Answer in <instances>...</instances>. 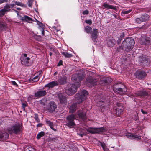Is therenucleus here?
Here are the masks:
<instances>
[{
	"label": "nucleus",
	"mask_w": 151,
	"mask_h": 151,
	"mask_svg": "<svg viewBox=\"0 0 151 151\" xmlns=\"http://www.w3.org/2000/svg\"><path fill=\"white\" fill-rule=\"evenodd\" d=\"M85 77L84 73L80 71L78 72L76 74L73 75L72 80L74 82L77 83L68 85V88L65 91L66 93L69 95L74 94L77 91L78 87H80L81 81Z\"/></svg>",
	"instance_id": "1"
},
{
	"label": "nucleus",
	"mask_w": 151,
	"mask_h": 151,
	"mask_svg": "<svg viewBox=\"0 0 151 151\" xmlns=\"http://www.w3.org/2000/svg\"><path fill=\"white\" fill-rule=\"evenodd\" d=\"M135 41L134 39L131 37L126 38L122 42L121 46L118 48V51H120L119 49H122L124 51L129 52L131 51L134 47Z\"/></svg>",
	"instance_id": "2"
},
{
	"label": "nucleus",
	"mask_w": 151,
	"mask_h": 151,
	"mask_svg": "<svg viewBox=\"0 0 151 151\" xmlns=\"http://www.w3.org/2000/svg\"><path fill=\"white\" fill-rule=\"evenodd\" d=\"M88 93L86 90H82L81 92L77 93L75 96V100L78 104H80L84 101L87 98V96Z\"/></svg>",
	"instance_id": "3"
},
{
	"label": "nucleus",
	"mask_w": 151,
	"mask_h": 151,
	"mask_svg": "<svg viewBox=\"0 0 151 151\" xmlns=\"http://www.w3.org/2000/svg\"><path fill=\"white\" fill-rule=\"evenodd\" d=\"M113 89L115 93H119L121 94L125 93L127 91L125 86L120 83L114 84L113 86Z\"/></svg>",
	"instance_id": "4"
},
{
	"label": "nucleus",
	"mask_w": 151,
	"mask_h": 151,
	"mask_svg": "<svg viewBox=\"0 0 151 151\" xmlns=\"http://www.w3.org/2000/svg\"><path fill=\"white\" fill-rule=\"evenodd\" d=\"M86 113V110L83 109L78 110L75 115L77 119L85 121L87 119Z\"/></svg>",
	"instance_id": "5"
},
{
	"label": "nucleus",
	"mask_w": 151,
	"mask_h": 151,
	"mask_svg": "<svg viewBox=\"0 0 151 151\" xmlns=\"http://www.w3.org/2000/svg\"><path fill=\"white\" fill-rule=\"evenodd\" d=\"M66 125L70 128L74 127L76 124L75 120H76L75 114H71L68 116L66 118Z\"/></svg>",
	"instance_id": "6"
},
{
	"label": "nucleus",
	"mask_w": 151,
	"mask_h": 151,
	"mask_svg": "<svg viewBox=\"0 0 151 151\" xmlns=\"http://www.w3.org/2000/svg\"><path fill=\"white\" fill-rule=\"evenodd\" d=\"M138 62L143 66H147L149 65L150 61L147 56L141 54L138 57Z\"/></svg>",
	"instance_id": "7"
},
{
	"label": "nucleus",
	"mask_w": 151,
	"mask_h": 151,
	"mask_svg": "<svg viewBox=\"0 0 151 151\" xmlns=\"http://www.w3.org/2000/svg\"><path fill=\"white\" fill-rule=\"evenodd\" d=\"M8 132L11 134H17L20 131V126L19 124H15L8 128Z\"/></svg>",
	"instance_id": "8"
},
{
	"label": "nucleus",
	"mask_w": 151,
	"mask_h": 151,
	"mask_svg": "<svg viewBox=\"0 0 151 151\" xmlns=\"http://www.w3.org/2000/svg\"><path fill=\"white\" fill-rule=\"evenodd\" d=\"M135 77L139 80H144L146 77L147 74L144 70L141 69L137 70L134 74Z\"/></svg>",
	"instance_id": "9"
},
{
	"label": "nucleus",
	"mask_w": 151,
	"mask_h": 151,
	"mask_svg": "<svg viewBox=\"0 0 151 151\" xmlns=\"http://www.w3.org/2000/svg\"><path fill=\"white\" fill-rule=\"evenodd\" d=\"M97 80L91 77H88L86 81V83L89 87L91 88L97 85Z\"/></svg>",
	"instance_id": "10"
},
{
	"label": "nucleus",
	"mask_w": 151,
	"mask_h": 151,
	"mask_svg": "<svg viewBox=\"0 0 151 151\" xmlns=\"http://www.w3.org/2000/svg\"><path fill=\"white\" fill-rule=\"evenodd\" d=\"M134 94L135 97L140 98L148 97L149 95V91L144 89L136 91L134 93Z\"/></svg>",
	"instance_id": "11"
},
{
	"label": "nucleus",
	"mask_w": 151,
	"mask_h": 151,
	"mask_svg": "<svg viewBox=\"0 0 151 151\" xmlns=\"http://www.w3.org/2000/svg\"><path fill=\"white\" fill-rule=\"evenodd\" d=\"M111 79L109 77H104L101 79L99 83L102 86H105L108 85L111 82Z\"/></svg>",
	"instance_id": "12"
},
{
	"label": "nucleus",
	"mask_w": 151,
	"mask_h": 151,
	"mask_svg": "<svg viewBox=\"0 0 151 151\" xmlns=\"http://www.w3.org/2000/svg\"><path fill=\"white\" fill-rule=\"evenodd\" d=\"M126 136L128 138L135 140H139L141 139V137L137 135L134 134L130 133H127L126 134Z\"/></svg>",
	"instance_id": "13"
},
{
	"label": "nucleus",
	"mask_w": 151,
	"mask_h": 151,
	"mask_svg": "<svg viewBox=\"0 0 151 151\" xmlns=\"http://www.w3.org/2000/svg\"><path fill=\"white\" fill-rule=\"evenodd\" d=\"M150 39L148 37H142L140 40V44L142 45L149 46L150 45Z\"/></svg>",
	"instance_id": "14"
},
{
	"label": "nucleus",
	"mask_w": 151,
	"mask_h": 151,
	"mask_svg": "<svg viewBox=\"0 0 151 151\" xmlns=\"http://www.w3.org/2000/svg\"><path fill=\"white\" fill-rule=\"evenodd\" d=\"M57 108V105L54 102H51L49 103L47 107L48 110L50 113H52L55 111Z\"/></svg>",
	"instance_id": "15"
},
{
	"label": "nucleus",
	"mask_w": 151,
	"mask_h": 151,
	"mask_svg": "<svg viewBox=\"0 0 151 151\" xmlns=\"http://www.w3.org/2000/svg\"><path fill=\"white\" fill-rule=\"evenodd\" d=\"M98 33L97 29L95 28L93 29L92 32L91 34V37L92 40L94 42H96V39L98 37Z\"/></svg>",
	"instance_id": "16"
},
{
	"label": "nucleus",
	"mask_w": 151,
	"mask_h": 151,
	"mask_svg": "<svg viewBox=\"0 0 151 151\" xmlns=\"http://www.w3.org/2000/svg\"><path fill=\"white\" fill-rule=\"evenodd\" d=\"M30 58L29 57L25 58V57H20V61L21 64L23 65L28 66Z\"/></svg>",
	"instance_id": "17"
},
{
	"label": "nucleus",
	"mask_w": 151,
	"mask_h": 151,
	"mask_svg": "<svg viewBox=\"0 0 151 151\" xmlns=\"http://www.w3.org/2000/svg\"><path fill=\"white\" fill-rule=\"evenodd\" d=\"M47 93L45 90H41L36 92L35 94V96L37 98H39L45 96Z\"/></svg>",
	"instance_id": "18"
},
{
	"label": "nucleus",
	"mask_w": 151,
	"mask_h": 151,
	"mask_svg": "<svg viewBox=\"0 0 151 151\" xmlns=\"http://www.w3.org/2000/svg\"><path fill=\"white\" fill-rule=\"evenodd\" d=\"M58 97L60 103L66 104L67 103V100L65 96L62 93L58 94Z\"/></svg>",
	"instance_id": "19"
},
{
	"label": "nucleus",
	"mask_w": 151,
	"mask_h": 151,
	"mask_svg": "<svg viewBox=\"0 0 151 151\" xmlns=\"http://www.w3.org/2000/svg\"><path fill=\"white\" fill-rule=\"evenodd\" d=\"M103 9H111L114 10H116V6H114L112 5L109 4L106 2L104 3L103 4Z\"/></svg>",
	"instance_id": "20"
},
{
	"label": "nucleus",
	"mask_w": 151,
	"mask_h": 151,
	"mask_svg": "<svg viewBox=\"0 0 151 151\" xmlns=\"http://www.w3.org/2000/svg\"><path fill=\"white\" fill-rule=\"evenodd\" d=\"M58 83L57 81H53L49 83H48L45 85V87H48L49 89L50 88H52L55 86H58Z\"/></svg>",
	"instance_id": "21"
},
{
	"label": "nucleus",
	"mask_w": 151,
	"mask_h": 151,
	"mask_svg": "<svg viewBox=\"0 0 151 151\" xmlns=\"http://www.w3.org/2000/svg\"><path fill=\"white\" fill-rule=\"evenodd\" d=\"M107 45L109 47H113L115 43V40L114 38L113 37H110L108 38L107 40Z\"/></svg>",
	"instance_id": "22"
},
{
	"label": "nucleus",
	"mask_w": 151,
	"mask_h": 151,
	"mask_svg": "<svg viewBox=\"0 0 151 151\" xmlns=\"http://www.w3.org/2000/svg\"><path fill=\"white\" fill-rule=\"evenodd\" d=\"M20 19L23 22L25 21L28 22V23H30L29 22V21H34L32 18L27 15H24L23 17L20 16Z\"/></svg>",
	"instance_id": "23"
},
{
	"label": "nucleus",
	"mask_w": 151,
	"mask_h": 151,
	"mask_svg": "<svg viewBox=\"0 0 151 151\" xmlns=\"http://www.w3.org/2000/svg\"><path fill=\"white\" fill-rule=\"evenodd\" d=\"M67 77L65 76H63L59 78L58 80V84L60 85H63L66 83Z\"/></svg>",
	"instance_id": "24"
},
{
	"label": "nucleus",
	"mask_w": 151,
	"mask_h": 151,
	"mask_svg": "<svg viewBox=\"0 0 151 151\" xmlns=\"http://www.w3.org/2000/svg\"><path fill=\"white\" fill-rule=\"evenodd\" d=\"M70 112L71 113H74L77 109V105L76 104L73 103L70 106L69 108Z\"/></svg>",
	"instance_id": "25"
},
{
	"label": "nucleus",
	"mask_w": 151,
	"mask_h": 151,
	"mask_svg": "<svg viewBox=\"0 0 151 151\" xmlns=\"http://www.w3.org/2000/svg\"><path fill=\"white\" fill-rule=\"evenodd\" d=\"M87 131L91 134H97V128L90 127L86 129Z\"/></svg>",
	"instance_id": "26"
},
{
	"label": "nucleus",
	"mask_w": 151,
	"mask_h": 151,
	"mask_svg": "<svg viewBox=\"0 0 151 151\" xmlns=\"http://www.w3.org/2000/svg\"><path fill=\"white\" fill-rule=\"evenodd\" d=\"M97 134H99L100 132H107V129L106 127H103L100 128H97Z\"/></svg>",
	"instance_id": "27"
},
{
	"label": "nucleus",
	"mask_w": 151,
	"mask_h": 151,
	"mask_svg": "<svg viewBox=\"0 0 151 151\" xmlns=\"http://www.w3.org/2000/svg\"><path fill=\"white\" fill-rule=\"evenodd\" d=\"M113 109L116 110V114L118 116H120L122 114L124 110L120 109H118V108H116V107H114Z\"/></svg>",
	"instance_id": "28"
},
{
	"label": "nucleus",
	"mask_w": 151,
	"mask_h": 151,
	"mask_svg": "<svg viewBox=\"0 0 151 151\" xmlns=\"http://www.w3.org/2000/svg\"><path fill=\"white\" fill-rule=\"evenodd\" d=\"M84 30L86 33H90L92 32V28L89 26H86L84 27Z\"/></svg>",
	"instance_id": "29"
},
{
	"label": "nucleus",
	"mask_w": 151,
	"mask_h": 151,
	"mask_svg": "<svg viewBox=\"0 0 151 151\" xmlns=\"http://www.w3.org/2000/svg\"><path fill=\"white\" fill-rule=\"evenodd\" d=\"M141 19L143 22H145L149 19V15L147 14H144L141 17Z\"/></svg>",
	"instance_id": "30"
},
{
	"label": "nucleus",
	"mask_w": 151,
	"mask_h": 151,
	"mask_svg": "<svg viewBox=\"0 0 151 151\" xmlns=\"http://www.w3.org/2000/svg\"><path fill=\"white\" fill-rule=\"evenodd\" d=\"M114 107H116V108H118V109H124L123 104L121 103H117L116 104L114 105Z\"/></svg>",
	"instance_id": "31"
},
{
	"label": "nucleus",
	"mask_w": 151,
	"mask_h": 151,
	"mask_svg": "<svg viewBox=\"0 0 151 151\" xmlns=\"http://www.w3.org/2000/svg\"><path fill=\"white\" fill-rule=\"evenodd\" d=\"M40 77L39 76V75H37L34 78H30L29 80L31 82H33L32 81H33V82H36L38 81Z\"/></svg>",
	"instance_id": "32"
},
{
	"label": "nucleus",
	"mask_w": 151,
	"mask_h": 151,
	"mask_svg": "<svg viewBox=\"0 0 151 151\" xmlns=\"http://www.w3.org/2000/svg\"><path fill=\"white\" fill-rule=\"evenodd\" d=\"M3 9L6 12V13L10 12L11 10L10 5L8 4H6L4 7Z\"/></svg>",
	"instance_id": "33"
},
{
	"label": "nucleus",
	"mask_w": 151,
	"mask_h": 151,
	"mask_svg": "<svg viewBox=\"0 0 151 151\" xmlns=\"http://www.w3.org/2000/svg\"><path fill=\"white\" fill-rule=\"evenodd\" d=\"M132 10V9H129L128 10H124L121 12V15L122 16H124L125 14L129 13L131 12Z\"/></svg>",
	"instance_id": "34"
},
{
	"label": "nucleus",
	"mask_w": 151,
	"mask_h": 151,
	"mask_svg": "<svg viewBox=\"0 0 151 151\" xmlns=\"http://www.w3.org/2000/svg\"><path fill=\"white\" fill-rule=\"evenodd\" d=\"M98 144L99 145H101L102 147L103 148L104 150V151H105L106 149L105 144L104 142L102 143V142H101L99 141H98Z\"/></svg>",
	"instance_id": "35"
},
{
	"label": "nucleus",
	"mask_w": 151,
	"mask_h": 151,
	"mask_svg": "<svg viewBox=\"0 0 151 151\" xmlns=\"http://www.w3.org/2000/svg\"><path fill=\"white\" fill-rule=\"evenodd\" d=\"M45 133L43 131H41L37 135V138L38 139H39L41 138V137L45 135Z\"/></svg>",
	"instance_id": "36"
},
{
	"label": "nucleus",
	"mask_w": 151,
	"mask_h": 151,
	"mask_svg": "<svg viewBox=\"0 0 151 151\" xmlns=\"http://www.w3.org/2000/svg\"><path fill=\"white\" fill-rule=\"evenodd\" d=\"M62 54L63 56L67 58H70L73 56L71 54H69L66 52H62Z\"/></svg>",
	"instance_id": "37"
},
{
	"label": "nucleus",
	"mask_w": 151,
	"mask_h": 151,
	"mask_svg": "<svg viewBox=\"0 0 151 151\" xmlns=\"http://www.w3.org/2000/svg\"><path fill=\"white\" fill-rule=\"evenodd\" d=\"M37 22V24L38 25V28L39 29H43V27H44V25L41 22L39 21L37 19H35Z\"/></svg>",
	"instance_id": "38"
},
{
	"label": "nucleus",
	"mask_w": 151,
	"mask_h": 151,
	"mask_svg": "<svg viewBox=\"0 0 151 151\" xmlns=\"http://www.w3.org/2000/svg\"><path fill=\"white\" fill-rule=\"evenodd\" d=\"M6 27L7 26L6 25L0 24V30L1 31L5 30Z\"/></svg>",
	"instance_id": "39"
},
{
	"label": "nucleus",
	"mask_w": 151,
	"mask_h": 151,
	"mask_svg": "<svg viewBox=\"0 0 151 151\" xmlns=\"http://www.w3.org/2000/svg\"><path fill=\"white\" fill-rule=\"evenodd\" d=\"M25 151H36V149L32 147H27L25 148Z\"/></svg>",
	"instance_id": "40"
},
{
	"label": "nucleus",
	"mask_w": 151,
	"mask_h": 151,
	"mask_svg": "<svg viewBox=\"0 0 151 151\" xmlns=\"http://www.w3.org/2000/svg\"><path fill=\"white\" fill-rule=\"evenodd\" d=\"M15 5H17V6H20L22 7H26L24 4L20 2L15 1Z\"/></svg>",
	"instance_id": "41"
},
{
	"label": "nucleus",
	"mask_w": 151,
	"mask_h": 151,
	"mask_svg": "<svg viewBox=\"0 0 151 151\" xmlns=\"http://www.w3.org/2000/svg\"><path fill=\"white\" fill-rule=\"evenodd\" d=\"M6 12L3 9L0 10V17H3L6 13Z\"/></svg>",
	"instance_id": "42"
},
{
	"label": "nucleus",
	"mask_w": 151,
	"mask_h": 151,
	"mask_svg": "<svg viewBox=\"0 0 151 151\" xmlns=\"http://www.w3.org/2000/svg\"><path fill=\"white\" fill-rule=\"evenodd\" d=\"M46 123L47 124H48L50 127H52V126H54V124L53 122H51L49 120H46Z\"/></svg>",
	"instance_id": "43"
},
{
	"label": "nucleus",
	"mask_w": 151,
	"mask_h": 151,
	"mask_svg": "<svg viewBox=\"0 0 151 151\" xmlns=\"http://www.w3.org/2000/svg\"><path fill=\"white\" fill-rule=\"evenodd\" d=\"M135 21L137 23L140 24L142 22H143V21H142V19H141V18H137L135 19Z\"/></svg>",
	"instance_id": "44"
},
{
	"label": "nucleus",
	"mask_w": 151,
	"mask_h": 151,
	"mask_svg": "<svg viewBox=\"0 0 151 151\" xmlns=\"http://www.w3.org/2000/svg\"><path fill=\"white\" fill-rule=\"evenodd\" d=\"M34 96L33 95H29V97H28L27 101L29 102V101H31L32 100L35 99Z\"/></svg>",
	"instance_id": "45"
},
{
	"label": "nucleus",
	"mask_w": 151,
	"mask_h": 151,
	"mask_svg": "<svg viewBox=\"0 0 151 151\" xmlns=\"http://www.w3.org/2000/svg\"><path fill=\"white\" fill-rule=\"evenodd\" d=\"M34 116H35L34 118L35 119V120L37 122H40V119L38 118V114H37L35 113L34 114Z\"/></svg>",
	"instance_id": "46"
},
{
	"label": "nucleus",
	"mask_w": 151,
	"mask_h": 151,
	"mask_svg": "<svg viewBox=\"0 0 151 151\" xmlns=\"http://www.w3.org/2000/svg\"><path fill=\"white\" fill-rule=\"evenodd\" d=\"M4 140L7 139L9 138V134L5 132L4 133Z\"/></svg>",
	"instance_id": "47"
},
{
	"label": "nucleus",
	"mask_w": 151,
	"mask_h": 151,
	"mask_svg": "<svg viewBox=\"0 0 151 151\" xmlns=\"http://www.w3.org/2000/svg\"><path fill=\"white\" fill-rule=\"evenodd\" d=\"M85 22L87 24H88L89 25H91L92 23V20L91 19L86 20L85 21Z\"/></svg>",
	"instance_id": "48"
},
{
	"label": "nucleus",
	"mask_w": 151,
	"mask_h": 151,
	"mask_svg": "<svg viewBox=\"0 0 151 151\" xmlns=\"http://www.w3.org/2000/svg\"><path fill=\"white\" fill-rule=\"evenodd\" d=\"M4 133H0V141H2L4 140Z\"/></svg>",
	"instance_id": "49"
},
{
	"label": "nucleus",
	"mask_w": 151,
	"mask_h": 151,
	"mask_svg": "<svg viewBox=\"0 0 151 151\" xmlns=\"http://www.w3.org/2000/svg\"><path fill=\"white\" fill-rule=\"evenodd\" d=\"M27 104L26 102L25 103H23L22 104V108L24 109V110H25V107L27 106Z\"/></svg>",
	"instance_id": "50"
},
{
	"label": "nucleus",
	"mask_w": 151,
	"mask_h": 151,
	"mask_svg": "<svg viewBox=\"0 0 151 151\" xmlns=\"http://www.w3.org/2000/svg\"><path fill=\"white\" fill-rule=\"evenodd\" d=\"M34 38L35 39L39 41L41 39V37L40 35H36L35 36Z\"/></svg>",
	"instance_id": "51"
},
{
	"label": "nucleus",
	"mask_w": 151,
	"mask_h": 151,
	"mask_svg": "<svg viewBox=\"0 0 151 151\" xmlns=\"http://www.w3.org/2000/svg\"><path fill=\"white\" fill-rule=\"evenodd\" d=\"M33 0H28V6L29 7H32V4L33 3Z\"/></svg>",
	"instance_id": "52"
},
{
	"label": "nucleus",
	"mask_w": 151,
	"mask_h": 151,
	"mask_svg": "<svg viewBox=\"0 0 151 151\" xmlns=\"http://www.w3.org/2000/svg\"><path fill=\"white\" fill-rule=\"evenodd\" d=\"M39 29L42 32V35L43 36H45V31L44 30V27H43V29Z\"/></svg>",
	"instance_id": "53"
},
{
	"label": "nucleus",
	"mask_w": 151,
	"mask_h": 151,
	"mask_svg": "<svg viewBox=\"0 0 151 151\" xmlns=\"http://www.w3.org/2000/svg\"><path fill=\"white\" fill-rule=\"evenodd\" d=\"M88 13L89 11L87 10L84 11L82 13L83 15L88 14Z\"/></svg>",
	"instance_id": "54"
},
{
	"label": "nucleus",
	"mask_w": 151,
	"mask_h": 151,
	"mask_svg": "<svg viewBox=\"0 0 151 151\" xmlns=\"http://www.w3.org/2000/svg\"><path fill=\"white\" fill-rule=\"evenodd\" d=\"M134 119L136 121H137L138 120V116L137 114L135 115V117L134 118Z\"/></svg>",
	"instance_id": "55"
},
{
	"label": "nucleus",
	"mask_w": 151,
	"mask_h": 151,
	"mask_svg": "<svg viewBox=\"0 0 151 151\" xmlns=\"http://www.w3.org/2000/svg\"><path fill=\"white\" fill-rule=\"evenodd\" d=\"M124 33H122L120 35V36L119 37V38L122 40V39L124 38Z\"/></svg>",
	"instance_id": "56"
},
{
	"label": "nucleus",
	"mask_w": 151,
	"mask_h": 151,
	"mask_svg": "<svg viewBox=\"0 0 151 151\" xmlns=\"http://www.w3.org/2000/svg\"><path fill=\"white\" fill-rule=\"evenodd\" d=\"M8 2V0H0V4L4 3H6Z\"/></svg>",
	"instance_id": "57"
},
{
	"label": "nucleus",
	"mask_w": 151,
	"mask_h": 151,
	"mask_svg": "<svg viewBox=\"0 0 151 151\" xmlns=\"http://www.w3.org/2000/svg\"><path fill=\"white\" fill-rule=\"evenodd\" d=\"M62 65H63V61L62 60H60L57 66H59Z\"/></svg>",
	"instance_id": "58"
},
{
	"label": "nucleus",
	"mask_w": 151,
	"mask_h": 151,
	"mask_svg": "<svg viewBox=\"0 0 151 151\" xmlns=\"http://www.w3.org/2000/svg\"><path fill=\"white\" fill-rule=\"evenodd\" d=\"M12 85H13L14 86H16L17 87L18 86V85L17 84V83H16V82L15 81H12Z\"/></svg>",
	"instance_id": "59"
},
{
	"label": "nucleus",
	"mask_w": 151,
	"mask_h": 151,
	"mask_svg": "<svg viewBox=\"0 0 151 151\" xmlns=\"http://www.w3.org/2000/svg\"><path fill=\"white\" fill-rule=\"evenodd\" d=\"M110 3L112 4H115V1L114 0H108Z\"/></svg>",
	"instance_id": "60"
},
{
	"label": "nucleus",
	"mask_w": 151,
	"mask_h": 151,
	"mask_svg": "<svg viewBox=\"0 0 151 151\" xmlns=\"http://www.w3.org/2000/svg\"><path fill=\"white\" fill-rule=\"evenodd\" d=\"M39 74L38 75L39 76H40V77H41L42 74L43 73V72L42 70H40L38 72Z\"/></svg>",
	"instance_id": "61"
},
{
	"label": "nucleus",
	"mask_w": 151,
	"mask_h": 151,
	"mask_svg": "<svg viewBox=\"0 0 151 151\" xmlns=\"http://www.w3.org/2000/svg\"><path fill=\"white\" fill-rule=\"evenodd\" d=\"M141 111L143 114H147V112L146 111H144L142 109H141Z\"/></svg>",
	"instance_id": "62"
},
{
	"label": "nucleus",
	"mask_w": 151,
	"mask_h": 151,
	"mask_svg": "<svg viewBox=\"0 0 151 151\" xmlns=\"http://www.w3.org/2000/svg\"><path fill=\"white\" fill-rule=\"evenodd\" d=\"M121 40L120 39H119V38L118 39V40H117L116 42L117 44H120L121 42Z\"/></svg>",
	"instance_id": "63"
},
{
	"label": "nucleus",
	"mask_w": 151,
	"mask_h": 151,
	"mask_svg": "<svg viewBox=\"0 0 151 151\" xmlns=\"http://www.w3.org/2000/svg\"><path fill=\"white\" fill-rule=\"evenodd\" d=\"M10 5V8H12V7H13L15 5V4H9Z\"/></svg>",
	"instance_id": "64"
}]
</instances>
